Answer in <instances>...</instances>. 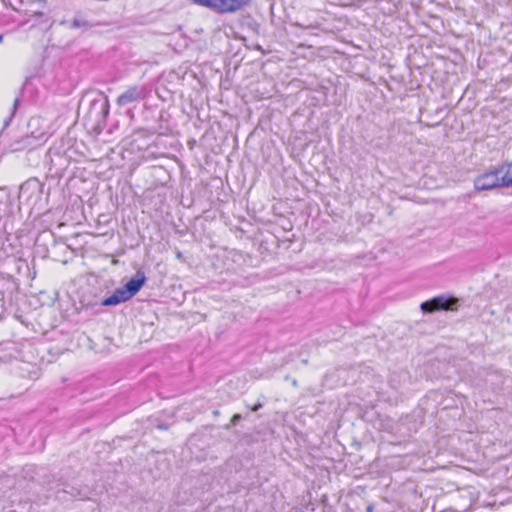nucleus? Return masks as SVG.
I'll return each instance as SVG.
<instances>
[{"instance_id": "f257e3e1", "label": "nucleus", "mask_w": 512, "mask_h": 512, "mask_svg": "<svg viewBox=\"0 0 512 512\" xmlns=\"http://www.w3.org/2000/svg\"><path fill=\"white\" fill-rule=\"evenodd\" d=\"M512 186V163L486 172L474 180V187L477 191L491 190L497 187Z\"/></svg>"}, {"instance_id": "f03ea898", "label": "nucleus", "mask_w": 512, "mask_h": 512, "mask_svg": "<svg viewBox=\"0 0 512 512\" xmlns=\"http://www.w3.org/2000/svg\"><path fill=\"white\" fill-rule=\"evenodd\" d=\"M458 302V298L443 294L422 302L420 308L423 313H434L442 310H453Z\"/></svg>"}, {"instance_id": "7ed1b4c3", "label": "nucleus", "mask_w": 512, "mask_h": 512, "mask_svg": "<svg viewBox=\"0 0 512 512\" xmlns=\"http://www.w3.org/2000/svg\"><path fill=\"white\" fill-rule=\"evenodd\" d=\"M146 96V89L142 85H134L125 90L117 97L116 103L123 107L134 102L143 100Z\"/></svg>"}, {"instance_id": "20e7f679", "label": "nucleus", "mask_w": 512, "mask_h": 512, "mask_svg": "<svg viewBox=\"0 0 512 512\" xmlns=\"http://www.w3.org/2000/svg\"><path fill=\"white\" fill-rule=\"evenodd\" d=\"M250 0H214L213 11L220 14L234 13L244 6H246Z\"/></svg>"}, {"instance_id": "39448f33", "label": "nucleus", "mask_w": 512, "mask_h": 512, "mask_svg": "<svg viewBox=\"0 0 512 512\" xmlns=\"http://www.w3.org/2000/svg\"><path fill=\"white\" fill-rule=\"evenodd\" d=\"M146 281L145 273L142 270H138L135 274V277L131 278L125 285L124 289L127 292L128 296L132 298L136 295Z\"/></svg>"}, {"instance_id": "423d86ee", "label": "nucleus", "mask_w": 512, "mask_h": 512, "mask_svg": "<svg viewBox=\"0 0 512 512\" xmlns=\"http://www.w3.org/2000/svg\"><path fill=\"white\" fill-rule=\"evenodd\" d=\"M130 299L131 298L128 296L127 292L122 287V288L116 289L113 292V294L110 295L109 297H106L102 301V305L103 306H115V305H118L120 303L126 302V301H128Z\"/></svg>"}, {"instance_id": "0eeeda50", "label": "nucleus", "mask_w": 512, "mask_h": 512, "mask_svg": "<svg viewBox=\"0 0 512 512\" xmlns=\"http://www.w3.org/2000/svg\"><path fill=\"white\" fill-rule=\"evenodd\" d=\"M70 27L73 28V29H84V30H87L90 27H92V25L87 20H85L84 18H82L80 16H76L72 20Z\"/></svg>"}, {"instance_id": "6e6552de", "label": "nucleus", "mask_w": 512, "mask_h": 512, "mask_svg": "<svg viewBox=\"0 0 512 512\" xmlns=\"http://www.w3.org/2000/svg\"><path fill=\"white\" fill-rule=\"evenodd\" d=\"M19 104H20V98L16 97L14 100L12 111H11L10 115L4 120V128H7L10 125L13 117L16 114Z\"/></svg>"}, {"instance_id": "1a4fd4ad", "label": "nucleus", "mask_w": 512, "mask_h": 512, "mask_svg": "<svg viewBox=\"0 0 512 512\" xmlns=\"http://www.w3.org/2000/svg\"><path fill=\"white\" fill-rule=\"evenodd\" d=\"M241 418L242 417L240 414H234L233 417L231 418L230 424H228L226 428L229 429L230 427L235 426L238 423V421H240Z\"/></svg>"}, {"instance_id": "9d476101", "label": "nucleus", "mask_w": 512, "mask_h": 512, "mask_svg": "<svg viewBox=\"0 0 512 512\" xmlns=\"http://www.w3.org/2000/svg\"><path fill=\"white\" fill-rule=\"evenodd\" d=\"M103 106H104V109H103V110H104V113H105V115H107V114H108V112H109V103H108V101H107V100L105 101V103L103 104Z\"/></svg>"}, {"instance_id": "9b49d317", "label": "nucleus", "mask_w": 512, "mask_h": 512, "mask_svg": "<svg viewBox=\"0 0 512 512\" xmlns=\"http://www.w3.org/2000/svg\"><path fill=\"white\" fill-rule=\"evenodd\" d=\"M260 408H262V403H257L256 405L251 407V410L255 412L258 411Z\"/></svg>"}, {"instance_id": "f8f14e48", "label": "nucleus", "mask_w": 512, "mask_h": 512, "mask_svg": "<svg viewBox=\"0 0 512 512\" xmlns=\"http://www.w3.org/2000/svg\"><path fill=\"white\" fill-rule=\"evenodd\" d=\"M37 3H39L42 6H45L47 1L46 0H36Z\"/></svg>"}, {"instance_id": "ddd939ff", "label": "nucleus", "mask_w": 512, "mask_h": 512, "mask_svg": "<svg viewBox=\"0 0 512 512\" xmlns=\"http://www.w3.org/2000/svg\"><path fill=\"white\" fill-rule=\"evenodd\" d=\"M366 512H373V506L372 505L367 506Z\"/></svg>"}, {"instance_id": "4468645a", "label": "nucleus", "mask_w": 512, "mask_h": 512, "mask_svg": "<svg viewBox=\"0 0 512 512\" xmlns=\"http://www.w3.org/2000/svg\"><path fill=\"white\" fill-rule=\"evenodd\" d=\"M36 17H42L43 16V13L42 12H35L34 14Z\"/></svg>"}, {"instance_id": "2eb2a0df", "label": "nucleus", "mask_w": 512, "mask_h": 512, "mask_svg": "<svg viewBox=\"0 0 512 512\" xmlns=\"http://www.w3.org/2000/svg\"><path fill=\"white\" fill-rule=\"evenodd\" d=\"M3 41V35H0V43Z\"/></svg>"}]
</instances>
